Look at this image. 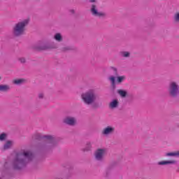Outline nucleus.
I'll return each instance as SVG.
<instances>
[{
  "label": "nucleus",
  "mask_w": 179,
  "mask_h": 179,
  "mask_svg": "<svg viewBox=\"0 0 179 179\" xmlns=\"http://www.w3.org/2000/svg\"><path fill=\"white\" fill-rule=\"evenodd\" d=\"M10 90V86L9 85H0V92L6 93Z\"/></svg>",
  "instance_id": "nucleus-19"
},
{
  "label": "nucleus",
  "mask_w": 179,
  "mask_h": 179,
  "mask_svg": "<svg viewBox=\"0 0 179 179\" xmlns=\"http://www.w3.org/2000/svg\"><path fill=\"white\" fill-rule=\"evenodd\" d=\"M115 131V127L108 126L102 130L101 134L102 135H104V136H108V135H112V134H114Z\"/></svg>",
  "instance_id": "nucleus-11"
},
{
  "label": "nucleus",
  "mask_w": 179,
  "mask_h": 179,
  "mask_svg": "<svg viewBox=\"0 0 179 179\" xmlns=\"http://www.w3.org/2000/svg\"><path fill=\"white\" fill-rule=\"evenodd\" d=\"M0 80H1V77H0Z\"/></svg>",
  "instance_id": "nucleus-31"
},
{
  "label": "nucleus",
  "mask_w": 179,
  "mask_h": 179,
  "mask_svg": "<svg viewBox=\"0 0 179 179\" xmlns=\"http://www.w3.org/2000/svg\"><path fill=\"white\" fill-rule=\"evenodd\" d=\"M71 13H72L73 15H75V10L72 9L70 10Z\"/></svg>",
  "instance_id": "nucleus-30"
},
{
  "label": "nucleus",
  "mask_w": 179,
  "mask_h": 179,
  "mask_svg": "<svg viewBox=\"0 0 179 179\" xmlns=\"http://www.w3.org/2000/svg\"><path fill=\"white\" fill-rule=\"evenodd\" d=\"M168 93L171 99H177L179 95V84L177 81H171L168 85Z\"/></svg>",
  "instance_id": "nucleus-6"
},
{
  "label": "nucleus",
  "mask_w": 179,
  "mask_h": 179,
  "mask_svg": "<svg viewBox=\"0 0 179 179\" xmlns=\"http://www.w3.org/2000/svg\"><path fill=\"white\" fill-rule=\"evenodd\" d=\"M92 143L87 142L85 148L83 149V152H90L92 150Z\"/></svg>",
  "instance_id": "nucleus-24"
},
{
  "label": "nucleus",
  "mask_w": 179,
  "mask_h": 179,
  "mask_svg": "<svg viewBox=\"0 0 179 179\" xmlns=\"http://www.w3.org/2000/svg\"><path fill=\"white\" fill-rule=\"evenodd\" d=\"M90 12L92 16H95L96 17H106V13L99 12V9L97 8V6L96 4H92Z\"/></svg>",
  "instance_id": "nucleus-9"
},
{
  "label": "nucleus",
  "mask_w": 179,
  "mask_h": 179,
  "mask_svg": "<svg viewBox=\"0 0 179 179\" xmlns=\"http://www.w3.org/2000/svg\"><path fill=\"white\" fill-rule=\"evenodd\" d=\"M33 48L34 50H36V51H47L48 50H57L58 45L54 42L51 43L48 41H43L34 45Z\"/></svg>",
  "instance_id": "nucleus-5"
},
{
  "label": "nucleus",
  "mask_w": 179,
  "mask_h": 179,
  "mask_svg": "<svg viewBox=\"0 0 179 179\" xmlns=\"http://www.w3.org/2000/svg\"><path fill=\"white\" fill-rule=\"evenodd\" d=\"M53 38L55 41H57V43H62V41H64V37H62V34H61V33H56L54 35Z\"/></svg>",
  "instance_id": "nucleus-16"
},
{
  "label": "nucleus",
  "mask_w": 179,
  "mask_h": 179,
  "mask_svg": "<svg viewBox=\"0 0 179 179\" xmlns=\"http://www.w3.org/2000/svg\"><path fill=\"white\" fill-rule=\"evenodd\" d=\"M90 3H94L96 2L97 0H88Z\"/></svg>",
  "instance_id": "nucleus-29"
},
{
  "label": "nucleus",
  "mask_w": 179,
  "mask_h": 179,
  "mask_svg": "<svg viewBox=\"0 0 179 179\" xmlns=\"http://www.w3.org/2000/svg\"><path fill=\"white\" fill-rule=\"evenodd\" d=\"M43 138L46 139V142L40 144L38 149L39 153H41V155L51 153L58 145L55 137L51 135H45L43 136Z\"/></svg>",
  "instance_id": "nucleus-3"
},
{
  "label": "nucleus",
  "mask_w": 179,
  "mask_h": 179,
  "mask_svg": "<svg viewBox=\"0 0 179 179\" xmlns=\"http://www.w3.org/2000/svg\"><path fill=\"white\" fill-rule=\"evenodd\" d=\"M30 23V18L20 20L15 23L12 28V34L13 37H22L26 32V27Z\"/></svg>",
  "instance_id": "nucleus-4"
},
{
  "label": "nucleus",
  "mask_w": 179,
  "mask_h": 179,
  "mask_svg": "<svg viewBox=\"0 0 179 179\" xmlns=\"http://www.w3.org/2000/svg\"><path fill=\"white\" fill-rule=\"evenodd\" d=\"M7 138H8V134L2 133L0 134V141H6Z\"/></svg>",
  "instance_id": "nucleus-25"
},
{
  "label": "nucleus",
  "mask_w": 179,
  "mask_h": 179,
  "mask_svg": "<svg viewBox=\"0 0 179 179\" xmlns=\"http://www.w3.org/2000/svg\"><path fill=\"white\" fill-rule=\"evenodd\" d=\"M109 80H110L111 85H112L113 89H115V77H114V76H110V77L109 78Z\"/></svg>",
  "instance_id": "nucleus-26"
},
{
  "label": "nucleus",
  "mask_w": 179,
  "mask_h": 179,
  "mask_svg": "<svg viewBox=\"0 0 179 179\" xmlns=\"http://www.w3.org/2000/svg\"><path fill=\"white\" fill-rule=\"evenodd\" d=\"M117 94L119 96H120V97H122V99H125L128 96V92H127V90H117Z\"/></svg>",
  "instance_id": "nucleus-18"
},
{
  "label": "nucleus",
  "mask_w": 179,
  "mask_h": 179,
  "mask_svg": "<svg viewBox=\"0 0 179 179\" xmlns=\"http://www.w3.org/2000/svg\"><path fill=\"white\" fill-rule=\"evenodd\" d=\"M173 22L174 24H179V11H176L173 15Z\"/></svg>",
  "instance_id": "nucleus-20"
},
{
  "label": "nucleus",
  "mask_w": 179,
  "mask_h": 179,
  "mask_svg": "<svg viewBox=\"0 0 179 179\" xmlns=\"http://www.w3.org/2000/svg\"><path fill=\"white\" fill-rule=\"evenodd\" d=\"M73 50H75V48L71 45L64 46L60 49L62 52H68L69 51H73Z\"/></svg>",
  "instance_id": "nucleus-21"
},
{
  "label": "nucleus",
  "mask_w": 179,
  "mask_h": 179,
  "mask_svg": "<svg viewBox=\"0 0 179 179\" xmlns=\"http://www.w3.org/2000/svg\"><path fill=\"white\" fill-rule=\"evenodd\" d=\"M167 164H177V162L174 159L168 161H160L157 162L158 166H167Z\"/></svg>",
  "instance_id": "nucleus-14"
},
{
  "label": "nucleus",
  "mask_w": 179,
  "mask_h": 179,
  "mask_svg": "<svg viewBox=\"0 0 179 179\" xmlns=\"http://www.w3.org/2000/svg\"><path fill=\"white\" fill-rule=\"evenodd\" d=\"M34 159V154L30 150H22L15 154L11 166L14 170H22Z\"/></svg>",
  "instance_id": "nucleus-1"
},
{
  "label": "nucleus",
  "mask_w": 179,
  "mask_h": 179,
  "mask_svg": "<svg viewBox=\"0 0 179 179\" xmlns=\"http://www.w3.org/2000/svg\"><path fill=\"white\" fill-rule=\"evenodd\" d=\"M119 106L120 101H118V99H113L109 103V108H110V110L118 108Z\"/></svg>",
  "instance_id": "nucleus-13"
},
{
  "label": "nucleus",
  "mask_w": 179,
  "mask_h": 179,
  "mask_svg": "<svg viewBox=\"0 0 179 179\" xmlns=\"http://www.w3.org/2000/svg\"><path fill=\"white\" fill-rule=\"evenodd\" d=\"M120 55L122 58H129V57H131V52L127 51H122L120 52Z\"/></svg>",
  "instance_id": "nucleus-23"
},
{
  "label": "nucleus",
  "mask_w": 179,
  "mask_h": 179,
  "mask_svg": "<svg viewBox=\"0 0 179 179\" xmlns=\"http://www.w3.org/2000/svg\"><path fill=\"white\" fill-rule=\"evenodd\" d=\"M18 61L20 62V64H26L27 62L25 57H20L18 58Z\"/></svg>",
  "instance_id": "nucleus-27"
},
{
  "label": "nucleus",
  "mask_w": 179,
  "mask_h": 179,
  "mask_svg": "<svg viewBox=\"0 0 179 179\" xmlns=\"http://www.w3.org/2000/svg\"><path fill=\"white\" fill-rule=\"evenodd\" d=\"M62 122L67 127H76L78 125V118L73 115H66L63 118Z\"/></svg>",
  "instance_id": "nucleus-8"
},
{
  "label": "nucleus",
  "mask_w": 179,
  "mask_h": 179,
  "mask_svg": "<svg viewBox=\"0 0 179 179\" xmlns=\"http://www.w3.org/2000/svg\"><path fill=\"white\" fill-rule=\"evenodd\" d=\"M26 79L24 78L15 79L13 80V85H17V86H20V85H23V83H26Z\"/></svg>",
  "instance_id": "nucleus-17"
},
{
  "label": "nucleus",
  "mask_w": 179,
  "mask_h": 179,
  "mask_svg": "<svg viewBox=\"0 0 179 179\" xmlns=\"http://www.w3.org/2000/svg\"><path fill=\"white\" fill-rule=\"evenodd\" d=\"M111 69L115 72V76L116 77V82L117 83H122V81L125 80V76H118V70L115 67H111Z\"/></svg>",
  "instance_id": "nucleus-12"
},
{
  "label": "nucleus",
  "mask_w": 179,
  "mask_h": 179,
  "mask_svg": "<svg viewBox=\"0 0 179 179\" xmlns=\"http://www.w3.org/2000/svg\"><path fill=\"white\" fill-rule=\"evenodd\" d=\"M81 100L85 106H91L92 110H97L101 107V103L98 101L100 100V95L94 89H90L81 94Z\"/></svg>",
  "instance_id": "nucleus-2"
},
{
  "label": "nucleus",
  "mask_w": 179,
  "mask_h": 179,
  "mask_svg": "<svg viewBox=\"0 0 179 179\" xmlns=\"http://www.w3.org/2000/svg\"><path fill=\"white\" fill-rule=\"evenodd\" d=\"M107 155V149L106 148H98L94 152V159L96 162L100 163L104 162V157Z\"/></svg>",
  "instance_id": "nucleus-7"
},
{
  "label": "nucleus",
  "mask_w": 179,
  "mask_h": 179,
  "mask_svg": "<svg viewBox=\"0 0 179 179\" xmlns=\"http://www.w3.org/2000/svg\"><path fill=\"white\" fill-rule=\"evenodd\" d=\"M167 157H179V151L168 152L165 155Z\"/></svg>",
  "instance_id": "nucleus-22"
},
{
  "label": "nucleus",
  "mask_w": 179,
  "mask_h": 179,
  "mask_svg": "<svg viewBox=\"0 0 179 179\" xmlns=\"http://www.w3.org/2000/svg\"><path fill=\"white\" fill-rule=\"evenodd\" d=\"M117 164V162H113L105 169V177L106 178H110L111 177V174L113 173V169H114V166Z\"/></svg>",
  "instance_id": "nucleus-10"
},
{
  "label": "nucleus",
  "mask_w": 179,
  "mask_h": 179,
  "mask_svg": "<svg viewBox=\"0 0 179 179\" xmlns=\"http://www.w3.org/2000/svg\"><path fill=\"white\" fill-rule=\"evenodd\" d=\"M38 99H40V100H43V99H44V94L43 93L38 94Z\"/></svg>",
  "instance_id": "nucleus-28"
},
{
  "label": "nucleus",
  "mask_w": 179,
  "mask_h": 179,
  "mask_svg": "<svg viewBox=\"0 0 179 179\" xmlns=\"http://www.w3.org/2000/svg\"><path fill=\"white\" fill-rule=\"evenodd\" d=\"M13 141H7L3 146V150H8L13 146Z\"/></svg>",
  "instance_id": "nucleus-15"
}]
</instances>
